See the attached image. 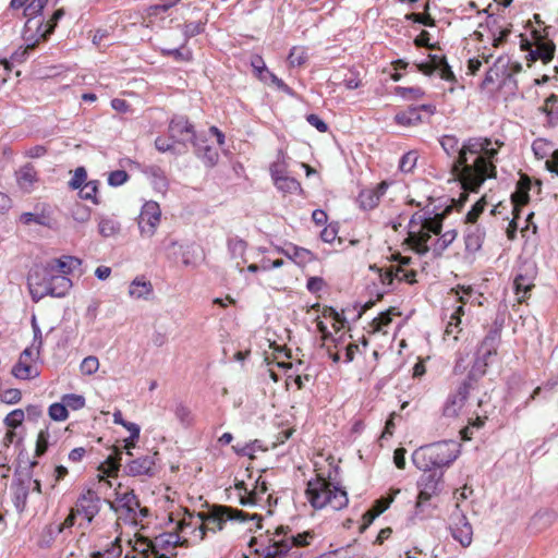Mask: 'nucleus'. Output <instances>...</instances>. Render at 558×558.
I'll return each mask as SVG.
<instances>
[{
  "label": "nucleus",
  "instance_id": "obj_42",
  "mask_svg": "<svg viewBox=\"0 0 558 558\" xmlns=\"http://www.w3.org/2000/svg\"><path fill=\"white\" fill-rule=\"evenodd\" d=\"M266 492H267L266 483L264 481L259 482V480H257L254 489L250 492L247 497H244L242 495L240 496L241 504L244 505V506L251 505V504H255L256 502V496L258 494H265Z\"/></svg>",
  "mask_w": 558,
  "mask_h": 558
},
{
  "label": "nucleus",
  "instance_id": "obj_26",
  "mask_svg": "<svg viewBox=\"0 0 558 558\" xmlns=\"http://www.w3.org/2000/svg\"><path fill=\"white\" fill-rule=\"evenodd\" d=\"M485 232L480 227H471L465 235V247L469 252H476L482 247Z\"/></svg>",
  "mask_w": 558,
  "mask_h": 558
},
{
  "label": "nucleus",
  "instance_id": "obj_64",
  "mask_svg": "<svg viewBox=\"0 0 558 558\" xmlns=\"http://www.w3.org/2000/svg\"><path fill=\"white\" fill-rule=\"evenodd\" d=\"M28 492L25 487H19L14 496V505L19 511H23L26 505Z\"/></svg>",
  "mask_w": 558,
  "mask_h": 558
},
{
  "label": "nucleus",
  "instance_id": "obj_60",
  "mask_svg": "<svg viewBox=\"0 0 558 558\" xmlns=\"http://www.w3.org/2000/svg\"><path fill=\"white\" fill-rule=\"evenodd\" d=\"M38 41H39V39H36V40H35V41H33V43H28V44L26 45V47H25V48H22V47H21V48H19V49H17V50L12 54L11 59H12L13 61H16V62H23V61H25V60H26V58H27V53H28V51H29V50H33V49L36 47V45L38 44Z\"/></svg>",
  "mask_w": 558,
  "mask_h": 558
},
{
  "label": "nucleus",
  "instance_id": "obj_34",
  "mask_svg": "<svg viewBox=\"0 0 558 558\" xmlns=\"http://www.w3.org/2000/svg\"><path fill=\"white\" fill-rule=\"evenodd\" d=\"M194 147L196 148L197 155L201 158H203L207 166L213 167L217 163L219 155L215 148H211L209 146L202 147V145L198 142L197 146Z\"/></svg>",
  "mask_w": 558,
  "mask_h": 558
},
{
  "label": "nucleus",
  "instance_id": "obj_21",
  "mask_svg": "<svg viewBox=\"0 0 558 558\" xmlns=\"http://www.w3.org/2000/svg\"><path fill=\"white\" fill-rule=\"evenodd\" d=\"M56 274L68 277L75 268L81 266V259L74 256H62L47 262Z\"/></svg>",
  "mask_w": 558,
  "mask_h": 558
},
{
  "label": "nucleus",
  "instance_id": "obj_58",
  "mask_svg": "<svg viewBox=\"0 0 558 558\" xmlns=\"http://www.w3.org/2000/svg\"><path fill=\"white\" fill-rule=\"evenodd\" d=\"M21 221L25 225H29L31 222H35L40 226L47 225V217L44 214H34V213H23L21 215Z\"/></svg>",
  "mask_w": 558,
  "mask_h": 558
},
{
  "label": "nucleus",
  "instance_id": "obj_29",
  "mask_svg": "<svg viewBox=\"0 0 558 558\" xmlns=\"http://www.w3.org/2000/svg\"><path fill=\"white\" fill-rule=\"evenodd\" d=\"M395 121L403 126L416 125L418 122H421L418 108L411 107L407 111L397 113Z\"/></svg>",
  "mask_w": 558,
  "mask_h": 558
},
{
  "label": "nucleus",
  "instance_id": "obj_31",
  "mask_svg": "<svg viewBox=\"0 0 558 558\" xmlns=\"http://www.w3.org/2000/svg\"><path fill=\"white\" fill-rule=\"evenodd\" d=\"M120 223L109 217H102L98 223V231L104 238L114 236L120 232Z\"/></svg>",
  "mask_w": 558,
  "mask_h": 558
},
{
  "label": "nucleus",
  "instance_id": "obj_48",
  "mask_svg": "<svg viewBox=\"0 0 558 558\" xmlns=\"http://www.w3.org/2000/svg\"><path fill=\"white\" fill-rule=\"evenodd\" d=\"M417 161V154L415 151H409L404 154L400 160L399 168L402 172H411Z\"/></svg>",
  "mask_w": 558,
  "mask_h": 558
},
{
  "label": "nucleus",
  "instance_id": "obj_32",
  "mask_svg": "<svg viewBox=\"0 0 558 558\" xmlns=\"http://www.w3.org/2000/svg\"><path fill=\"white\" fill-rule=\"evenodd\" d=\"M179 535L173 533L160 535L156 537L155 542H151L148 538H143L144 543L147 546L163 548L166 545H170L172 549L175 548L177 544L179 543Z\"/></svg>",
  "mask_w": 558,
  "mask_h": 558
},
{
  "label": "nucleus",
  "instance_id": "obj_46",
  "mask_svg": "<svg viewBox=\"0 0 558 558\" xmlns=\"http://www.w3.org/2000/svg\"><path fill=\"white\" fill-rule=\"evenodd\" d=\"M62 401L66 409L70 408L72 410H80L85 405V398L75 393L63 396Z\"/></svg>",
  "mask_w": 558,
  "mask_h": 558
},
{
  "label": "nucleus",
  "instance_id": "obj_3",
  "mask_svg": "<svg viewBox=\"0 0 558 558\" xmlns=\"http://www.w3.org/2000/svg\"><path fill=\"white\" fill-rule=\"evenodd\" d=\"M305 494L315 509L330 507L333 510H341L349 502L348 494L343 488L335 486L320 475L308 481Z\"/></svg>",
  "mask_w": 558,
  "mask_h": 558
},
{
  "label": "nucleus",
  "instance_id": "obj_6",
  "mask_svg": "<svg viewBox=\"0 0 558 558\" xmlns=\"http://www.w3.org/2000/svg\"><path fill=\"white\" fill-rule=\"evenodd\" d=\"M234 520H245V513L228 506H215L207 514L197 513L195 525L199 529L201 538H203L206 530L213 532L220 531L223 529L225 523Z\"/></svg>",
  "mask_w": 558,
  "mask_h": 558
},
{
  "label": "nucleus",
  "instance_id": "obj_9",
  "mask_svg": "<svg viewBox=\"0 0 558 558\" xmlns=\"http://www.w3.org/2000/svg\"><path fill=\"white\" fill-rule=\"evenodd\" d=\"M161 210L156 202H146L138 216V228L141 234L146 238H151L160 223Z\"/></svg>",
  "mask_w": 558,
  "mask_h": 558
},
{
  "label": "nucleus",
  "instance_id": "obj_47",
  "mask_svg": "<svg viewBox=\"0 0 558 558\" xmlns=\"http://www.w3.org/2000/svg\"><path fill=\"white\" fill-rule=\"evenodd\" d=\"M396 94L407 99H418L424 96V90L420 87H396Z\"/></svg>",
  "mask_w": 558,
  "mask_h": 558
},
{
  "label": "nucleus",
  "instance_id": "obj_51",
  "mask_svg": "<svg viewBox=\"0 0 558 558\" xmlns=\"http://www.w3.org/2000/svg\"><path fill=\"white\" fill-rule=\"evenodd\" d=\"M31 325H32V329H33V333H34V340H33L32 345L36 350V356H38L40 353V349L43 347V335H41V330L37 324V319H36L35 315L32 316Z\"/></svg>",
  "mask_w": 558,
  "mask_h": 558
},
{
  "label": "nucleus",
  "instance_id": "obj_20",
  "mask_svg": "<svg viewBox=\"0 0 558 558\" xmlns=\"http://www.w3.org/2000/svg\"><path fill=\"white\" fill-rule=\"evenodd\" d=\"M15 179L22 191L31 193L34 184L38 181V174L32 163H26L15 172Z\"/></svg>",
  "mask_w": 558,
  "mask_h": 558
},
{
  "label": "nucleus",
  "instance_id": "obj_55",
  "mask_svg": "<svg viewBox=\"0 0 558 558\" xmlns=\"http://www.w3.org/2000/svg\"><path fill=\"white\" fill-rule=\"evenodd\" d=\"M21 398H22L21 391L15 388L7 389L0 395V400L7 404L17 403L21 400Z\"/></svg>",
  "mask_w": 558,
  "mask_h": 558
},
{
  "label": "nucleus",
  "instance_id": "obj_50",
  "mask_svg": "<svg viewBox=\"0 0 558 558\" xmlns=\"http://www.w3.org/2000/svg\"><path fill=\"white\" fill-rule=\"evenodd\" d=\"M393 314V308L388 310L387 312L380 313L376 318L373 319V328L375 331H381L384 327L388 326L391 323V315Z\"/></svg>",
  "mask_w": 558,
  "mask_h": 558
},
{
  "label": "nucleus",
  "instance_id": "obj_43",
  "mask_svg": "<svg viewBox=\"0 0 558 558\" xmlns=\"http://www.w3.org/2000/svg\"><path fill=\"white\" fill-rule=\"evenodd\" d=\"M98 368H99V360L94 355H89V356L85 357L80 365V369H81L82 374L87 375V376L95 374L98 371Z\"/></svg>",
  "mask_w": 558,
  "mask_h": 558
},
{
  "label": "nucleus",
  "instance_id": "obj_57",
  "mask_svg": "<svg viewBox=\"0 0 558 558\" xmlns=\"http://www.w3.org/2000/svg\"><path fill=\"white\" fill-rule=\"evenodd\" d=\"M486 205V201L484 197H482L480 201H477L472 209L466 214V222L474 223L478 216L483 213Z\"/></svg>",
  "mask_w": 558,
  "mask_h": 558
},
{
  "label": "nucleus",
  "instance_id": "obj_8",
  "mask_svg": "<svg viewBox=\"0 0 558 558\" xmlns=\"http://www.w3.org/2000/svg\"><path fill=\"white\" fill-rule=\"evenodd\" d=\"M442 471L427 469L417 482L418 495L415 504V515L424 513L425 505L442 489Z\"/></svg>",
  "mask_w": 558,
  "mask_h": 558
},
{
  "label": "nucleus",
  "instance_id": "obj_35",
  "mask_svg": "<svg viewBox=\"0 0 558 558\" xmlns=\"http://www.w3.org/2000/svg\"><path fill=\"white\" fill-rule=\"evenodd\" d=\"M251 65L254 70L256 76L264 83H268V76L270 75V71L267 69L263 58L260 56H254L251 59Z\"/></svg>",
  "mask_w": 558,
  "mask_h": 558
},
{
  "label": "nucleus",
  "instance_id": "obj_56",
  "mask_svg": "<svg viewBox=\"0 0 558 558\" xmlns=\"http://www.w3.org/2000/svg\"><path fill=\"white\" fill-rule=\"evenodd\" d=\"M86 177H87V173H86L85 168H83V167L76 168L74 171L73 178L69 182L70 186L73 190L81 189L85 184L84 182L86 180Z\"/></svg>",
  "mask_w": 558,
  "mask_h": 558
},
{
  "label": "nucleus",
  "instance_id": "obj_22",
  "mask_svg": "<svg viewBox=\"0 0 558 558\" xmlns=\"http://www.w3.org/2000/svg\"><path fill=\"white\" fill-rule=\"evenodd\" d=\"M513 287L519 302H523L529 296V292L534 288L533 275L529 272H519L514 277Z\"/></svg>",
  "mask_w": 558,
  "mask_h": 558
},
{
  "label": "nucleus",
  "instance_id": "obj_15",
  "mask_svg": "<svg viewBox=\"0 0 558 558\" xmlns=\"http://www.w3.org/2000/svg\"><path fill=\"white\" fill-rule=\"evenodd\" d=\"M157 452L151 456H144L130 461L124 471L130 476H154L155 474V457Z\"/></svg>",
  "mask_w": 558,
  "mask_h": 558
},
{
  "label": "nucleus",
  "instance_id": "obj_2",
  "mask_svg": "<svg viewBox=\"0 0 558 558\" xmlns=\"http://www.w3.org/2000/svg\"><path fill=\"white\" fill-rule=\"evenodd\" d=\"M27 286L32 300L39 302L47 295L65 296L72 288V281L69 277L56 274L53 268L45 263L32 268L27 276Z\"/></svg>",
  "mask_w": 558,
  "mask_h": 558
},
{
  "label": "nucleus",
  "instance_id": "obj_17",
  "mask_svg": "<svg viewBox=\"0 0 558 558\" xmlns=\"http://www.w3.org/2000/svg\"><path fill=\"white\" fill-rule=\"evenodd\" d=\"M450 530L452 537L463 547L472 543L473 530L464 514L460 513L457 515V522L451 525Z\"/></svg>",
  "mask_w": 558,
  "mask_h": 558
},
{
  "label": "nucleus",
  "instance_id": "obj_13",
  "mask_svg": "<svg viewBox=\"0 0 558 558\" xmlns=\"http://www.w3.org/2000/svg\"><path fill=\"white\" fill-rule=\"evenodd\" d=\"M442 214H437L435 217H426L420 213H415L409 222V234H417L416 230L427 229L434 234H439L442 229Z\"/></svg>",
  "mask_w": 558,
  "mask_h": 558
},
{
  "label": "nucleus",
  "instance_id": "obj_39",
  "mask_svg": "<svg viewBox=\"0 0 558 558\" xmlns=\"http://www.w3.org/2000/svg\"><path fill=\"white\" fill-rule=\"evenodd\" d=\"M436 73L440 76V78L448 81V82H454L456 76L452 72L450 65L448 64L445 57H439L437 61V71Z\"/></svg>",
  "mask_w": 558,
  "mask_h": 558
},
{
  "label": "nucleus",
  "instance_id": "obj_49",
  "mask_svg": "<svg viewBox=\"0 0 558 558\" xmlns=\"http://www.w3.org/2000/svg\"><path fill=\"white\" fill-rule=\"evenodd\" d=\"M49 416L53 421H64L68 418V410L64 405V403H53L49 407Z\"/></svg>",
  "mask_w": 558,
  "mask_h": 558
},
{
  "label": "nucleus",
  "instance_id": "obj_54",
  "mask_svg": "<svg viewBox=\"0 0 558 558\" xmlns=\"http://www.w3.org/2000/svg\"><path fill=\"white\" fill-rule=\"evenodd\" d=\"M499 332L497 330H490L482 341L480 348L483 350H497Z\"/></svg>",
  "mask_w": 558,
  "mask_h": 558
},
{
  "label": "nucleus",
  "instance_id": "obj_11",
  "mask_svg": "<svg viewBox=\"0 0 558 558\" xmlns=\"http://www.w3.org/2000/svg\"><path fill=\"white\" fill-rule=\"evenodd\" d=\"M73 509L89 524L100 510V497L95 490L87 489L80 495Z\"/></svg>",
  "mask_w": 558,
  "mask_h": 558
},
{
  "label": "nucleus",
  "instance_id": "obj_59",
  "mask_svg": "<svg viewBox=\"0 0 558 558\" xmlns=\"http://www.w3.org/2000/svg\"><path fill=\"white\" fill-rule=\"evenodd\" d=\"M430 60L428 62L417 64L418 71L425 75H433L437 71L438 56L429 54Z\"/></svg>",
  "mask_w": 558,
  "mask_h": 558
},
{
  "label": "nucleus",
  "instance_id": "obj_41",
  "mask_svg": "<svg viewBox=\"0 0 558 558\" xmlns=\"http://www.w3.org/2000/svg\"><path fill=\"white\" fill-rule=\"evenodd\" d=\"M80 190V195L82 198L90 199L94 204H98V199L96 198V194L98 191L97 181L86 182Z\"/></svg>",
  "mask_w": 558,
  "mask_h": 558
},
{
  "label": "nucleus",
  "instance_id": "obj_37",
  "mask_svg": "<svg viewBox=\"0 0 558 558\" xmlns=\"http://www.w3.org/2000/svg\"><path fill=\"white\" fill-rule=\"evenodd\" d=\"M274 183L276 187L283 193H294L301 189L299 181L288 175L279 178Z\"/></svg>",
  "mask_w": 558,
  "mask_h": 558
},
{
  "label": "nucleus",
  "instance_id": "obj_5",
  "mask_svg": "<svg viewBox=\"0 0 558 558\" xmlns=\"http://www.w3.org/2000/svg\"><path fill=\"white\" fill-rule=\"evenodd\" d=\"M308 538H313L310 532L291 535L280 539H269V544L256 548V553L263 558H299V553L290 554L292 547H303L308 545Z\"/></svg>",
  "mask_w": 558,
  "mask_h": 558
},
{
  "label": "nucleus",
  "instance_id": "obj_24",
  "mask_svg": "<svg viewBox=\"0 0 558 558\" xmlns=\"http://www.w3.org/2000/svg\"><path fill=\"white\" fill-rule=\"evenodd\" d=\"M497 353V350H483L482 348H478L477 351V359L472 367V369L469 373V380L476 381L478 377L483 376L486 372L487 366V359L492 355H495Z\"/></svg>",
  "mask_w": 558,
  "mask_h": 558
},
{
  "label": "nucleus",
  "instance_id": "obj_45",
  "mask_svg": "<svg viewBox=\"0 0 558 558\" xmlns=\"http://www.w3.org/2000/svg\"><path fill=\"white\" fill-rule=\"evenodd\" d=\"M24 417V411L22 409H15L5 416L4 424L10 428H16L23 423Z\"/></svg>",
  "mask_w": 558,
  "mask_h": 558
},
{
  "label": "nucleus",
  "instance_id": "obj_61",
  "mask_svg": "<svg viewBox=\"0 0 558 558\" xmlns=\"http://www.w3.org/2000/svg\"><path fill=\"white\" fill-rule=\"evenodd\" d=\"M129 175L124 170H116L110 172L108 183L112 186H119L126 182Z\"/></svg>",
  "mask_w": 558,
  "mask_h": 558
},
{
  "label": "nucleus",
  "instance_id": "obj_12",
  "mask_svg": "<svg viewBox=\"0 0 558 558\" xmlns=\"http://www.w3.org/2000/svg\"><path fill=\"white\" fill-rule=\"evenodd\" d=\"M34 354L36 355V350L33 345L32 348H26L20 354L19 361L12 368V375L15 378L26 380L35 378L39 375L38 369L31 363Z\"/></svg>",
  "mask_w": 558,
  "mask_h": 558
},
{
  "label": "nucleus",
  "instance_id": "obj_36",
  "mask_svg": "<svg viewBox=\"0 0 558 558\" xmlns=\"http://www.w3.org/2000/svg\"><path fill=\"white\" fill-rule=\"evenodd\" d=\"M120 501L122 507L126 509L130 514H133V519L136 518V510L140 508V500L133 490L124 493Z\"/></svg>",
  "mask_w": 558,
  "mask_h": 558
},
{
  "label": "nucleus",
  "instance_id": "obj_63",
  "mask_svg": "<svg viewBox=\"0 0 558 558\" xmlns=\"http://www.w3.org/2000/svg\"><path fill=\"white\" fill-rule=\"evenodd\" d=\"M270 174L274 182H276L279 178L286 177L284 161L278 158V160L270 166Z\"/></svg>",
  "mask_w": 558,
  "mask_h": 558
},
{
  "label": "nucleus",
  "instance_id": "obj_14",
  "mask_svg": "<svg viewBox=\"0 0 558 558\" xmlns=\"http://www.w3.org/2000/svg\"><path fill=\"white\" fill-rule=\"evenodd\" d=\"M471 381L472 380H469V378L465 381H463L459 386L457 392L448 399L444 407V415L453 417L459 414L468 399L471 388Z\"/></svg>",
  "mask_w": 558,
  "mask_h": 558
},
{
  "label": "nucleus",
  "instance_id": "obj_28",
  "mask_svg": "<svg viewBox=\"0 0 558 558\" xmlns=\"http://www.w3.org/2000/svg\"><path fill=\"white\" fill-rule=\"evenodd\" d=\"M438 235H440L437 241L433 244V253L436 255V256H440L447 248L448 246L456 240L457 238V231L456 230H448L444 233H439Z\"/></svg>",
  "mask_w": 558,
  "mask_h": 558
},
{
  "label": "nucleus",
  "instance_id": "obj_52",
  "mask_svg": "<svg viewBox=\"0 0 558 558\" xmlns=\"http://www.w3.org/2000/svg\"><path fill=\"white\" fill-rule=\"evenodd\" d=\"M122 452L118 451L114 456L108 457L105 464L107 465V469H104V472L107 473L109 476H113L119 471L120 461H121Z\"/></svg>",
  "mask_w": 558,
  "mask_h": 558
},
{
  "label": "nucleus",
  "instance_id": "obj_23",
  "mask_svg": "<svg viewBox=\"0 0 558 558\" xmlns=\"http://www.w3.org/2000/svg\"><path fill=\"white\" fill-rule=\"evenodd\" d=\"M247 244L245 241L239 238H232L228 241V250L231 258L234 259V266L242 271V265L246 262L244 258Z\"/></svg>",
  "mask_w": 558,
  "mask_h": 558
},
{
  "label": "nucleus",
  "instance_id": "obj_40",
  "mask_svg": "<svg viewBox=\"0 0 558 558\" xmlns=\"http://www.w3.org/2000/svg\"><path fill=\"white\" fill-rule=\"evenodd\" d=\"M49 439H50V434H49L48 428L41 429L38 433L37 440H36V449H35L36 457H41L46 453V451L49 447Z\"/></svg>",
  "mask_w": 558,
  "mask_h": 558
},
{
  "label": "nucleus",
  "instance_id": "obj_7",
  "mask_svg": "<svg viewBox=\"0 0 558 558\" xmlns=\"http://www.w3.org/2000/svg\"><path fill=\"white\" fill-rule=\"evenodd\" d=\"M522 71V64L512 62L508 57H499L495 63L486 72L485 78L482 82V88H487L489 85L499 84V87H505L508 84H513L517 87L514 75Z\"/></svg>",
  "mask_w": 558,
  "mask_h": 558
},
{
  "label": "nucleus",
  "instance_id": "obj_18",
  "mask_svg": "<svg viewBox=\"0 0 558 558\" xmlns=\"http://www.w3.org/2000/svg\"><path fill=\"white\" fill-rule=\"evenodd\" d=\"M129 296L134 300H150L154 294L151 282L144 276H137L129 286Z\"/></svg>",
  "mask_w": 558,
  "mask_h": 558
},
{
  "label": "nucleus",
  "instance_id": "obj_10",
  "mask_svg": "<svg viewBox=\"0 0 558 558\" xmlns=\"http://www.w3.org/2000/svg\"><path fill=\"white\" fill-rule=\"evenodd\" d=\"M170 138L179 144L186 145L187 143L197 146V137L195 135L194 126L184 117H175L169 124Z\"/></svg>",
  "mask_w": 558,
  "mask_h": 558
},
{
  "label": "nucleus",
  "instance_id": "obj_16",
  "mask_svg": "<svg viewBox=\"0 0 558 558\" xmlns=\"http://www.w3.org/2000/svg\"><path fill=\"white\" fill-rule=\"evenodd\" d=\"M277 251L299 266H305L315 259V255L310 250L292 243H288L284 247L277 248Z\"/></svg>",
  "mask_w": 558,
  "mask_h": 558
},
{
  "label": "nucleus",
  "instance_id": "obj_62",
  "mask_svg": "<svg viewBox=\"0 0 558 558\" xmlns=\"http://www.w3.org/2000/svg\"><path fill=\"white\" fill-rule=\"evenodd\" d=\"M174 414L177 416V418L182 423V424H190L191 423V411L187 407H185L184 404L182 403H179L177 404L175 407V410H174Z\"/></svg>",
  "mask_w": 558,
  "mask_h": 558
},
{
  "label": "nucleus",
  "instance_id": "obj_53",
  "mask_svg": "<svg viewBox=\"0 0 558 558\" xmlns=\"http://www.w3.org/2000/svg\"><path fill=\"white\" fill-rule=\"evenodd\" d=\"M464 314L463 307L458 306L454 313L450 317V322L448 323L445 333L451 335L454 332L456 329L459 328V325L461 324V316Z\"/></svg>",
  "mask_w": 558,
  "mask_h": 558
},
{
  "label": "nucleus",
  "instance_id": "obj_38",
  "mask_svg": "<svg viewBox=\"0 0 558 558\" xmlns=\"http://www.w3.org/2000/svg\"><path fill=\"white\" fill-rule=\"evenodd\" d=\"M149 173L153 178V185L155 187V190H157L158 192H166L167 187H168V182H167V179L165 177V173L159 169V168H156V167H151L149 169Z\"/></svg>",
  "mask_w": 558,
  "mask_h": 558
},
{
  "label": "nucleus",
  "instance_id": "obj_4",
  "mask_svg": "<svg viewBox=\"0 0 558 558\" xmlns=\"http://www.w3.org/2000/svg\"><path fill=\"white\" fill-rule=\"evenodd\" d=\"M460 453V445L454 440L438 441L413 454L414 464L422 471L438 470L451 464Z\"/></svg>",
  "mask_w": 558,
  "mask_h": 558
},
{
  "label": "nucleus",
  "instance_id": "obj_27",
  "mask_svg": "<svg viewBox=\"0 0 558 558\" xmlns=\"http://www.w3.org/2000/svg\"><path fill=\"white\" fill-rule=\"evenodd\" d=\"M415 276L414 271H404L402 267L391 266L388 268L384 274L380 275L381 282L384 284H391L393 281V278L397 277L400 280H407L409 282H413V277Z\"/></svg>",
  "mask_w": 558,
  "mask_h": 558
},
{
  "label": "nucleus",
  "instance_id": "obj_30",
  "mask_svg": "<svg viewBox=\"0 0 558 558\" xmlns=\"http://www.w3.org/2000/svg\"><path fill=\"white\" fill-rule=\"evenodd\" d=\"M555 53V46L553 44H539L535 50H531L530 57L532 61L541 59L544 63L553 60Z\"/></svg>",
  "mask_w": 558,
  "mask_h": 558
},
{
  "label": "nucleus",
  "instance_id": "obj_33",
  "mask_svg": "<svg viewBox=\"0 0 558 558\" xmlns=\"http://www.w3.org/2000/svg\"><path fill=\"white\" fill-rule=\"evenodd\" d=\"M47 2L48 0H32L31 3L24 9V15L28 19L25 24L26 28H29L33 19L43 12Z\"/></svg>",
  "mask_w": 558,
  "mask_h": 558
},
{
  "label": "nucleus",
  "instance_id": "obj_1",
  "mask_svg": "<svg viewBox=\"0 0 558 558\" xmlns=\"http://www.w3.org/2000/svg\"><path fill=\"white\" fill-rule=\"evenodd\" d=\"M444 151L453 157L451 172L460 182L463 193L457 202L461 208L468 199V192H476L482 184L496 177L494 159L498 149L492 147L488 137H471L459 146V140L454 135H444L440 141Z\"/></svg>",
  "mask_w": 558,
  "mask_h": 558
},
{
  "label": "nucleus",
  "instance_id": "obj_44",
  "mask_svg": "<svg viewBox=\"0 0 558 558\" xmlns=\"http://www.w3.org/2000/svg\"><path fill=\"white\" fill-rule=\"evenodd\" d=\"M307 59V53L302 47H293L289 53L288 60L292 66L302 65Z\"/></svg>",
  "mask_w": 558,
  "mask_h": 558
},
{
  "label": "nucleus",
  "instance_id": "obj_19",
  "mask_svg": "<svg viewBox=\"0 0 558 558\" xmlns=\"http://www.w3.org/2000/svg\"><path fill=\"white\" fill-rule=\"evenodd\" d=\"M388 183L383 181L375 189L363 190L359 195V202L364 209L375 208L380 197L386 193Z\"/></svg>",
  "mask_w": 558,
  "mask_h": 558
},
{
  "label": "nucleus",
  "instance_id": "obj_25",
  "mask_svg": "<svg viewBox=\"0 0 558 558\" xmlns=\"http://www.w3.org/2000/svg\"><path fill=\"white\" fill-rule=\"evenodd\" d=\"M416 231L417 234H409V242L417 254L425 255L430 250V247L427 245V242L430 239V233L433 232L427 229Z\"/></svg>",
  "mask_w": 558,
  "mask_h": 558
}]
</instances>
